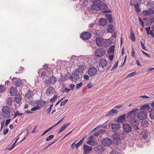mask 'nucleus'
<instances>
[{"mask_svg": "<svg viewBox=\"0 0 154 154\" xmlns=\"http://www.w3.org/2000/svg\"><path fill=\"white\" fill-rule=\"evenodd\" d=\"M86 67L83 65H80L79 66L78 69V72H83L84 70L85 69Z\"/></svg>", "mask_w": 154, "mask_h": 154, "instance_id": "obj_34", "label": "nucleus"}, {"mask_svg": "<svg viewBox=\"0 0 154 154\" xmlns=\"http://www.w3.org/2000/svg\"><path fill=\"white\" fill-rule=\"evenodd\" d=\"M83 149L84 150V152L86 154L90 153L92 150V148L91 147L85 144L83 145Z\"/></svg>", "mask_w": 154, "mask_h": 154, "instance_id": "obj_22", "label": "nucleus"}, {"mask_svg": "<svg viewBox=\"0 0 154 154\" xmlns=\"http://www.w3.org/2000/svg\"><path fill=\"white\" fill-rule=\"evenodd\" d=\"M94 151H97L100 154H102L104 151V148L101 146H97L94 148Z\"/></svg>", "mask_w": 154, "mask_h": 154, "instance_id": "obj_23", "label": "nucleus"}, {"mask_svg": "<svg viewBox=\"0 0 154 154\" xmlns=\"http://www.w3.org/2000/svg\"><path fill=\"white\" fill-rule=\"evenodd\" d=\"M108 62L105 59H102L99 63V66L103 68L106 66Z\"/></svg>", "mask_w": 154, "mask_h": 154, "instance_id": "obj_24", "label": "nucleus"}, {"mask_svg": "<svg viewBox=\"0 0 154 154\" xmlns=\"http://www.w3.org/2000/svg\"><path fill=\"white\" fill-rule=\"evenodd\" d=\"M5 91V88L3 86H0V93H2Z\"/></svg>", "mask_w": 154, "mask_h": 154, "instance_id": "obj_52", "label": "nucleus"}, {"mask_svg": "<svg viewBox=\"0 0 154 154\" xmlns=\"http://www.w3.org/2000/svg\"><path fill=\"white\" fill-rule=\"evenodd\" d=\"M136 72H132V73L129 74L127 75V77H131L132 76L134 75L135 74H136Z\"/></svg>", "mask_w": 154, "mask_h": 154, "instance_id": "obj_47", "label": "nucleus"}, {"mask_svg": "<svg viewBox=\"0 0 154 154\" xmlns=\"http://www.w3.org/2000/svg\"><path fill=\"white\" fill-rule=\"evenodd\" d=\"M16 79V80L15 82V85L17 87H19L21 86L22 84V80L20 79H17L16 77H13L11 80L12 82H14Z\"/></svg>", "mask_w": 154, "mask_h": 154, "instance_id": "obj_21", "label": "nucleus"}, {"mask_svg": "<svg viewBox=\"0 0 154 154\" xmlns=\"http://www.w3.org/2000/svg\"><path fill=\"white\" fill-rule=\"evenodd\" d=\"M85 139V137L83 138L76 144H75V142L72 143L71 145V147L72 148V149H73L74 148V147L75 146L76 149H77L79 146L82 145Z\"/></svg>", "mask_w": 154, "mask_h": 154, "instance_id": "obj_20", "label": "nucleus"}, {"mask_svg": "<svg viewBox=\"0 0 154 154\" xmlns=\"http://www.w3.org/2000/svg\"><path fill=\"white\" fill-rule=\"evenodd\" d=\"M130 123L134 130L138 132V130L140 129L138 127L139 125V122L138 120L136 119L131 120H130Z\"/></svg>", "mask_w": 154, "mask_h": 154, "instance_id": "obj_7", "label": "nucleus"}, {"mask_svg": "<svg viewBox=\"0 0 154 154\" xmlns=\"http://www.w3.org/2000/svg\"><path fill=\"white\" fill-rule=\"evenodd\" d=\"M123 129L124 131L127 133L131 132L132 130L131 126L130 124L128 123H126L123 125Z\"/></svg>", "mask_w": 154, "mask_h": 154, "instance_id": "obj_13", "label": "nucleus"}, {"mask_svg": "<svg viewBox=\"0 0 154 154\" xmlns=\"http://www.w3.org/2000/svg\"><path fill=\"white\" fill-rule=\"evenodd\" d=\"M138 19L140 24L142 26V27L143 28L144 27L143 22L142 21V19L140 17H139Z\"/></svg>", "mask_w": 154, "mask_h": 154, "instance_id": "obj_46", "label": "nucleus"}, {"mask_svg": "<svg viewBox=\"0 0 154 154\" xmlns=\"http://www.w3.org/2000/svg\"><path fill=\"white\" fill-rule=\"evenodd\" d=\"M102 143L105 146H108L112 144V140L108 138H105L102 140Z\"/></svg>", "mask_w": 154, "mask_h": 154, "instance_id": "obj_15", "label": "nucleus"}, {"mask_svg": "<svg viewBox=\"0 0 154 154\" xmlns=\"http://www.w3.org/2000/svg\"><path fill=\"white\" fill-rule=\"evenodd\" d=\"M94 141L93 140H91L88 141L87 143L89 145H94Z\"/></svg>", "mask_w": 154, "mask_h": 154, "instance_id": "obj_55", "label": "nucleus"}, {"mask_svg": "<svg viewBox=\"0 0 154 154\" xmlns=\"http://www.w3.org/2000/svg\"><path fill=\"white\" fill-rule=\"evenodd\" d=\"M135 3H136V5H134V8L135 9V11L139 13L140 12V9L139 8V2L137 1H135Z\"/></svg>", "mask_w": 154, "mask_h": 154, "instance_id": "obj_28", "label": "nucleus"}, {"mask_svg": "<svg viewBox=\"0 0 154 154\" xmlns=\"http://www.w3.org/2000/svg\"><path fill=\"white\" fill-rule=\"evenodd\" d=\"M68 101V99H66L64 101H62L61 102V103H60V106H63L64 104Z\"/></svg>", "mask_w": 154, "mask_h": 154, "instance_id": "obj_56", "label": "nucleus"}, {"mask_svg": "<svg viewBox=\"0 0 154 154\" xmlns=\"http://www.w3.org/2000/svg\"><path fill=\"white\" fill-rule=\"evenodd\" d=\"M139 111V109L137 108L133 109L128 113L126 116V118L130 121L135 119L137 113V112Z\"/></svg>", "mask_w": 154, "mask_h": 154, "instance_id": "obj_1", "label": "nucleus"}, {"mask_svg": "<svg viewBox=\"0 0 154 154\" xmlns=\"http://www.w3.org/2000/svg\"><path fill=\"white\" fill-rule=\"evenodd\" d=\"M13 101V100L12 97H9L8 98L7 100V104L9 106L11 105Z\"/></svg>", "mask_w": 154, "mask_h": 154, "instance_id": "obj_39", "label": "nucleus"}, {"mask_svg": "<svg viewBox=\"0 0 154 154\" xmlns=\"http://www.w3.org/2000/svg\"><path fill=\"white\" fill-rule=\"evenodd\" d=\"M104 40L101 38H97L96 41V43L98 47H101L104 44Z\"/></svg>", "mask_w": 154, "mask_h": 154, "instance_id": "obj_14", "label": "nucleus"}, {"mask_svg": "<svg viewBox=\"0 0 154 154\" xmlns=\"http://www.w3.org/2000/svg\"><path fill=\"white\" fill-rule=\"evenodd\" d=\"M106 18H107L108 22L110 23H111L113 22V18L112 15L110 14H106Z\"/></svg>", "mask_w": 154, "mask_h": 154, "instance_id": "obj_33", "label": "nucleus"}, {"mask_svg": "<svg viewBox=\"0 0 154 154\" xmlns=\"http://www.w3.org/2000/svg\"><path fill=\"white\" fill-rule=\"evenodd\" d=\"M148 135V132L147 131H143L141 133V135L142 138L144 139L147 138Z\"/></svg>", "mask_w": 154, "mask_h": 154, "instance_id": "obj_36", "label": "nucleus"}, {"mask_svg": "<svg viewBox=\"0 0 154 154\" xmlns=\"http://www.w3.org/2000/svg\"><path fill=\"white\" fill-rule=\"evenodd\" d=\"M150 23H154V16L152 15L149 18Z\"/></svg>", "mask_w": 154, "mask_h": 154, "instance_id": "obj_51", "label": "nucleus"}, {"mask_svg": "<svg viewBox=\"0 0 154 154\" xmlns=\"http://www.w3.org/2000/svg\"><path fill=\"white\" fill-rule=\"evenodd\" d=\"M11 91L10 92V94L12 96L14 95V94L17 92L16 88L14 87H11L10 89Z\"/></svg>", "mask_w": 154, "mask_h": 154, "instance_id": "obj_29", "label": "nucleus"}, {"mask_svg": "<svg viewBox=\"0 0 154 154\" xmlns=\"http://www.w3.org/2000/svg\"><path fill=\"white\" fill-rule=\"evenodd\" d=\"M80 37L83 40H88L91 37V34L88 32H85L81 35Z\"/></svg>", "mask_w": 154, "mask_h": 154, "instance_id": "obj_12", "label": "nucleus"}, {"mask_svg": "<svg viewBox=\"0 0 154 154\" xmlns=\"http://www.w3.org/2000/svg\"><path fill=\"white\" fill-rule=\"evenodd\" d=\"M93 85L91 83H90L88 84L87 85V86L88 88H91L93 86Z\"/></svg>", "mask_w": 154, "mask_h": 154, "instance_id": "obj_63", "label": "nucleus"}, {"mask_svg": "<svg viewBox=\"0 0 154 154\" xmlns=\"http://www.w3.org/2000/svg\"><path fill=\"white\" fill-rule=\"evenodd\" d=\"M130 38L133 42H134L136 40L135 37L134 36V34L133 32H130Z\"/></svg>", "mask_w": 154, "mask_h": 154, "instance_id": "obj_40", "label": "nucleus"}, {"mask_svg": "<svg viewBox=\"0 0 154 154\" xmlns=\"http://www.w3.org/2000/svg\"><path fill=\"white\" fill-rule=\"evenodd\" d=\"M119 112V111L116 109H112L110 111V112L107 114L106 115V117H109L111 116H112L114 114H117Z\"/></svg>", "mask_w": 154, "mask_h": 154, "instance_id": "obj_26", "label": "nucleus"}, {"mask_svg": "<svg viewBox=\"0 0 154 154\" xmlns=\"http://www.w3.org/2000/svg\"><path fill=\"white\" fill-rule=\"evenodd\" d=\"M40 108V107L39 106H36L35 107H32L31 109L32 111H35Z\"/></svg>", "mask_w": 154, "mask_h": 154, "instance_id": "obj_48", "label": "nucleus"}, {"mask_svg": "<svg viewBox=\"0 0 154 154\" xmlns=\"http://www.w3.org/2000/svg\"><path fill=\"white\" fill-rule=\"evenodd\" d=\"M115 45H113L111 46L107 51L108 54H111L113 53L114 52Z\"/></svg>", "mask_w": 154, "mask_h": 154, "instance_id": "obj_32", "label": "nucleus"}, {"mask_svg": "<svg viewBox=\"0 0 154 154\" xmlns=\"http://www.w3.org/2000/svg\"><path fill=\"white\" fill-rule=\"evenodd\" d=\"M39 105L41 106H44L46 105V102L45 101H43L42 100H40L39 101Z\"/></svg>", "mask_w": 154, "mask_h": 154, "instance_id": "obj_42", "label": "nucleus"}, {"mask_svg": "<svg viewBox=\"0 0 154 154\" xmlns=\"http://www.w3.org/2000/svg\"><path fill=\"white\" fill-rule=\"evenodd\" d=\"M137 117L140 120H143L147 117L146 113L144 111H140L137 113Z\"/></svg>", "mask_w": 154, "mask_h": 154, "instance_id": "obj_10", "label": "nucleus"}, {"mask_svg": "<svg viewBox=\"0 0 154 154\" xmlns=\"http://www.w3.org/2000/svg\"><path fill=\"white\" fill-rule=\"evenodd\" d=\"M23 113H20L18 111H17L15 112L14 114V117L13 118H16L18 116L23 115Z\"/></svg>", "mask_w": 154, "mask_h": 154, "instance_id": "obj_43", "label": "nucleus"}, {"mask_svg": "<svg viewBox=\"0 0 154 154\" xmlns=\"http://www.w3.org/2000/svg\"><path fill=\"white\" fill-rule=\"evenodd\" d=\"M100 24L102 26L105 25L107 23V20L106 19L102 18L100 19L99 21Z\"/></svg>", "mask_w": 154, "mask_h": 154, "instance_id": "obj_27", "label": "nucleus"}, {"mask_svg": "<svg viewBox=\"0 0 154 154\" xmlns=\"http://www.w3.org/2000/svg\"><path fill=\"white\" fill-rule=\"evenodd\" d=\"M100 1V10H105L104 11V13H111V11L110 10H106L107 8V6L105 4H103L102 3V1Z\"/></svg>", "mask_w": 154, "mask_h": 154, "instance_id": "obj_19", "label": "nucleus"}, {"mask_svg": "<svg viewBox=\"0 0 154 154\" xmlns=\"http://www.w3.org/2000/svg\"><path fill=\"white\" fill-rule=\"evenodd\" d=\"M57 78L53 75L50 76L48 79H46L45 83L46 85H52L55 84L57 81Z\"/></svg>", "mask_w": 154, "mask_h": 154, "instance_id": "obj_4", "label": "nucleus"}, {"mask_svg": "<svg viewBox=\"0 0 154 154\" xmlns=\"http://www.w3.org/2000/svg\"><path fill=\"white\" fill-rule=\"evenodd\" d=\"M112 44V42L109 39L106 40V41H104V44L106 47H109Z\"/></svg>", "mask_w": 154, "mask_h": 154, "instance_id": "obj_35", "label": "nucleus"}, {"mask_svg": "<svg viewBox=\"0 0 154 154\" xmlns=\"http://www.w3.org/2000/svg\"><path fill=\"white\" fill-rule=\"evenodd\" d=\"M147 5H148L149 7V9L147 11H143V14L146 16H149L153 14L154 13V11L152 9L153 3L152 2H149L147 3Z\"/></svg>", "mask_w": 154, "mask_h": 154, "instance_id": "obj_5", "label": "nucleus"}, {"mask_svg": "<svg viewBox=\"0 0 154 154\" xmlns=\"http://www.w3.org/2000/svg\"><path fill=\"white\" fill-rule=\"evenodd\" d=\"M122 133L116 132L112 136V140L113 142L117 144L118 143L120 140V137Z\"/></svg>", "mask_w": 154, "mask_h": 154, "instance_id": "obj_6", "label": "nucleus"}, {"mask_svg": "<svg viewBox=\"0 0 154 154\" xmlns=\"http://www.w3.org/2000/svg\"><path fill=\"white\" fill-rule=\"evenodd\" d=\"M21 100V96L20 94L17 95L14 98V101L17 103H19Z\"/></svg>", "mask_w": 154, "mask_h": 154, "instance_id": "obj_30", "label": "nucleus"}, {"mask_svg": "<svg viewBox=\"0 0 154 154\" xmlns=\"http://www.w3.org/2000/svg\"><path fill=\"white\" fill-rule=\"evenodd\" d=\"M98 1H95L92 6V8L95 11H99L100 10V2H98Z\"/></svg>", "mask_w": 154, "mask_h": 154, "instance_id": "obj_11", "label": "nucleus"}, {"mask_svg": "<svg viewBox=\"0 0 154 154\" xmlns=\"http://www.w3.org/2000/svg\"><path fill=\"white\" fill-rule=\"evenodd\" d=\"M57 139L55 140L54 141L52 142L49 143L47 146H46L45 148H44L43 149L45 150H46L50 146H51V145L54 143H55L57 141Z\"/></svg>", "mask_w": 154, "mask_h": 154, "instance_id": "obj_41", "label": "nucleus"}, {"mask_svg": "<svg viewBox=\"0 0 154 154\" xmlns=\"http://www.w3.org/2000/svg\"><path fill=\"white\" fill-rule=\"evenodd\" d=\"M149 117L152 119H154V108L152 109L149 112Z\"/></svg>", "mask_w": 154, "mask_h": 154, "instance_id": "obj_37", "label": "nucleus"}, {"mask_svg": "<svg viewBox=\"0 0 154 154\" xmlns=\"http://www.w3.org/2000/svg\"><path fill=\"white\" fill-rule=\"evenodd\" d=\"M25 96L28 99L31 98L32 96L31 91L29 90L26 94Z\"/></svg>", "mask_w": 154, "mask_h": 154, "instance_id": "obj_38", "label": "nucleus"}, {"mask_svg": "<svg viewBox=\"0 0 154 154\" xmlns=\"http://www.w3.org/2000/svg\"><path fill=\"white\" fill-rule=\"evenodd\" d=\"M82 85V82H81L78 84L76 85V87L75 88L76 89H78L80 87H81Z\"/></svg>", "mask_w": 154, "mask_h": 154, "instance_id": "obj_54", "label": "nucleus"}, {"mask_svg": "<svg viewBox=\"0 0 154 154\" xmlns=\"http://www.w3.org/2000/svg\"><path fill=\"white\" fill-rule=\"evenodd\" d=\"M115 30L114 27L112 25H110L107 27V31L108 32L112 33Z\"/></svg>", "mask_w": 154, "mask_h": 154, "instance_id": "obj_31", "label": "nucleus"}, {"mask_svg": "<svg viewBox=\"0 0 154 154\" xmlns=\"http://www.w3.org/2000/svg\"><path fill=\"white\" fill-rule=\"evenodd\" d=\"M10 109L7 106H3L2 109V113L1 114L2 116L5 118H8L10 115Z\"/></svg>", "mask_w": 154, "mask_h": 154, "instance_id": "obj_2", "label": "nucleus"}, {"mask_svg": "<svg viewBox=\"0 0 154 154\" xmlns=\"http://www.w3.org/2000/svg\"><path fill=\"white\" fill-rule=\"evenodd\" d=\"M109 125L111 126V129L114 131H117L120 128V125L118 123L111 122L109 124Z\"/></svg>", "mask_w": 154, "mask_h": 154, "instance_id": "obj_8", "label": "nucleus"}, {"mask_svg": "<svg viewBox=\"0 0 154 154\" xmlns=\"http://www.w3.org/2000/svg\"><path fill=\"white\" fill-rule=\"evenodd\" d=\"M75 86V85L72 84H71L70 85L69 87L71 90H73V89H74V88Z\"/></svg>", "mask_w": 154, "mask_h": 154, "instance_id": "obj_64", "label": "nucleus"}, {"mask_svg": "<svg viewBox=\"0 0 154 154\" xmlns=\"http://www.w3.org/2000/svg\"><path fill=\"white\" fill-rule=\"evenodd\" d=\"M43 69L45 70H47L49 68L48 65V64L45 63L42 66Z\"/></svg>", "mask_w": 154, "mask_h": 154, "instance_id": "obj_45", "label": "nucleus"}, {"mask_svg": "<svg viewBox=\"0 0 154 154\" xmlns=\"http://www.w3.org/2000/svg\"><path fill=\"white\" fill-rule=\"evenodd\" d=\"M150 109V107L149 105L146 104L141 106L139 109L140 111H144L146 112L149 111Z\"/></svg>", "mask_w": 154, "mask_h": 154, "instance_id": "obj_18", "label": "nucleus"}, {"mask_svg": "<svg viewBox=\"0 0 154 154\" xmlns=\"http://www.w3.org/2000/svg\"><path fill=\"white\" fill-rule=\"evenodd\" d=\"M52 129L51 127H50L48 128V129L46 130L45 132L42 135V136H43L46 133L48 132V131H49L50 130H51Z\"/></svg>", "mask_w": 154, "mask_h": 154, "instance_id": "obj_59", "label": "nucleus"}, {"mask_svg": "<svg viewBox=\"0 0 154 154\" xmlns=\"http://www.w3.org/2000/svg\"><path fill=\"white\" fill-rule=\"evenodd\" d=\"M70 90V89L67 88H65L64 90L63 91V93H64L65 92L66 93H68Z\"/></svg>", "mask_w": 154, "mask_h": 154, "instance_id": "obj_60", "label": "nucleus"}, {"mask_svg": "<svg viewBox=\"0 0 154 154\" xmlns=\"http://www.w3.org/2000/svg\"><path fill=\"white\" fill-rule=\"evenodd\" d=\"M57 95H55L50 100L51 102H54L57 99Z\"/></svg>", "mask_w": 154, "mask_h": 154, "instance_id": "obj_49", "label": "nucleus"}, {"mask_svg": "<svg viewBox=\"0 0 154 154\" xmlns=\"http://www.w3.org/2000/svg\"><path fill=\"white\" fill-rule=\"evenodd\" d=\"M64 130L65 129L63 128V127L62 126L59 129V131L58 132V134H59Z\"/></svg>", "mask_w": 154, "mask_h": 154, "instance_id": "obj_61", "label": "nucleus"}, {"mask_svg": "<svg viewBox=\"0 0 154 154\" xmlns=\"http://www.w3.org/2000/svg\"><path fill=\"white\" fill-rule=\"evenodd\" d=\"M110 154H120L119 151L117 150H115V149H113L112 151H111Z\"/></svg>", "mask_w": 154, "mask_h": 154, "instance_id": "obj_44", "label": "nucleus"}, {"mask_svg": "<svg viewBox=\"0 0 154 154\" xmlns=\"http://www.w3.org/2000/svg\"><path fill=\"white\" fill-rule=\"evenodd\" d=\"M97 69L94 67H90L88 71V75L91 77L94 76L97 73Z\"/></svg>", "mask_w": 154, "mask_h": 154, "instance_id": "obj_9", "label": "nucleus"}, {"mask_svg": "<svg viewBox=\"0 0 154 154\" xmlns=\"http://www.w3.org/2000/svg\"><path fill=\"white\" fill-rule=\"evenodd\" d=\"M78 70L77 69L74 70L72 73L73 76L71 75L69 77V79L72 82H76L77 81L81 80V78L79 76V75L78 74Z\"/></svg>", "mask_w": 154, "mask_h": 154, "instance_id": "obj_3", "label": "nucleus"}, {"mask_svg": "<svg viewBox=\"0 0 154 154\" xmlns=\"http://www.w3.org/2000/svg\"><path fill=\"white\" fill-rule=\"evenodd\" d=\"M54 137V135H51L49 136L48 137H47L46 139V140L47 141H49L51 140V139L53 138Z\"/></svg>", "mask_w": 154, "mask_h": 154, "instance_id": "obj_50", "label": "nucleus"}, {"mask_svg": "<svg viewBox=\"0 0 154 154\" xmlns=\"http://www.w3.org/2000/svg\"><path fill=\"white\" fill-rule=\"evenodd\" d=\"M19 139V138H17V139L15 141V142L12 144V146L11 148H8L9 150H11L15 146V143L17 142V141Z\"/></svg>", "mask_w": 154, "mask_h": 154, "instance_id": "obj_58", "label": "nucleus"}, {"mask_svg": "<svg viewBox=\"0 0 154 154\" xmlns=\"http://www.w3.org/2000/svg\"><path fill=\"white\" fill-rule=\"evenodd\" d=\"M55 91L53 87H50L47 88L45 94L47 96H49L52 94H54Z\"/></svg>", "mask_w": 154, "mask_h": 154, "instance_id": "obj_17", "label": "nucleus"}, {"mask_svg": "<svg viewBox=\"0 0 154 154\" xmlns=\"http://www.w3.org/2000/svg\"><path fill=\"white\" fill-rule=\"evenodd\" d=\"M126 114H124L120 116L117 119L116 121L118 123H122L125 119Z\"/></svg>", "mask_w": 154, "mask_h": 154, "instance_id": "obj_25", "label": "nucleus"}, {"mask_svg": "<svg viewBox=\"0 0 154 154\" xmlns=\"http://www.w3.org/2000/svg\"><path fill=\"white\" fill-rule=\"evenodd\" d=\"M118 61H117L115 63L114 65L113 66V67L112 68V70H112L114 69H116V67L118 66Z\"/></svg>", "mask_w": 154, "mask_h": 154, "instance_id": "obj_53", "label": "nucleus"}, {"mask_svg": "<svg viewBox=\"0 0 154 154\" xmlns=\"http://www.w3.org/2000/svg\"><path fill=\"white\" fill-rule=\"evenodd\" d=\"M1 129L2 130L4 127L5 125V122H1Z\"/></svg>", "mask_w": 154, "mask_h": 154, "instance_id": "obj_62", "label": "nucleus"}, {"mask_svg": "<svg viewBox=\"0 0 154 154\" xmlns=\"http://www.w3.org/2000/svg\"><path fill=\"white\" fill-rule=\"evenodd\" d=\"M105 51L102 48L98 49L95 52V55L97 57H100L104 55Z\"/></svg>", "mask_w": 154, "mask_h": 154, "instance_id": "obj_16", "label": "nucleus"}, {"mask_svg": "<svg viewBox=\"0 0 154 154\" xmlns=\"http://www.w3.org/2000/svg\"><path fill=\"white\" fill-rule=\"evenodd\" d=\"M140 44L143 49L146 51H147V49L146 48V47L144 45V44L142 42V41H140Z\"/></svg>", "mask_w": 154, "mask_h": 154, "instance_id": "obj_57", "label": "nucleus"}]
</instances>
